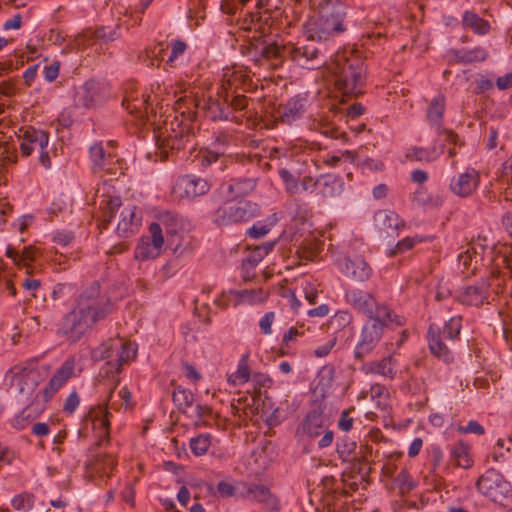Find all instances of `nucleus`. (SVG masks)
Instances as JSON below:
<instances>
[{"mask_svg": "<svg viewBox=\"0 0 512 512\" xmlns=\"http://www.w3.org/2000/svg\"><path fill=\"white\" fill-rule=\"evenodd\" d=\"M111 310L110 299L101 295L100 284L93 282L80 294L74 308L63 317L56 334L69 343H76Z\"/></svg>", "mask_w": 512, "mask_h": 512, "instance_id": "f257e3e1", "label": "nucleus"}, {"mask_svg": "<svg viewBox=\"0 0 512 512\" xmlns=\"http://www.w3.org/2000/svg\"><path fill=\"white\" fill-rule=\"evenodd\" d=\"M394 482L400 489L401 493H406L414 489L415 483L411 479L408 471L406 469H402L399 474L396 476Z\"/></svg>", "mask_w": 512, "mask_h": 512, "instance_id": "6e6d98bb", "label": "nucleus"}, {"mask_svg": "<svg viewBox=\"0 0 512 512\" xmlns=\"http://www.w3.org/2000/svg\"><path fill=\"white\" fill-rule=\"evenodd\" d=\"M20 142V150L22 155L29 156L34 151L39 152V162L45 169L51 167V158L49 155V134L41 129L27 127L20 130L18 135Z\"/></svg>", "mask_w": 512, "mask_h": 512, "instance_id": "9d476101", "label": "nucleus"}, {"mask_svg": "<svg viewBox=\"0 0 512 512\" xmlns=\"http://www.w3.org/2000/svg\"><path fill=\"white\" fill-rule=\"evenodd\" d=\"M121 37L120 24L114 28L101 26L95 30L87 29L79 35L77 42L78 45L88 46L93 45L96 41H101L104 44L115 41Z\"/></svg>", "mask_w": 512, "mask_h": 512, "instance_id": "393cba45", "label": "nucleus"}, {"mask_svg": "<svg viewBox=\"0 0 512 512\" xmlns=\"http://www.w3.org/2000/svg\"><path fill=\"white\" fill-rule=\"evenodd\" d=\"M105 387L108 390L107 402L105 404H100L96 407H93L89 411V418L92 421V428L97 432L98 437L102 440L104 438H108L109 436V427H110V419L111 413L110 409L118 410L120 407L125 406L126 408L129 406L131 394L127 387H123L118 392V397L121 400V403H118L114 399V389L118 386V384L113 387L112 385V377L104 379V384L100 387Z\"/></svg>", "mask_w": 512, "mask_h": 512, "instance_id": "0eeeda50", "label": "nucleus"}, {"mask_svg": "<svg viewBox=\"0 0 512 512\" xmlns=\"http://www.w3.org/2000/svg\"><path fill=\"white\" fill-rule=\"evenodd\" d=\"M38 376L37 370L25 365H15L8 372L10 386L14 387L19 393L33 390L38 384Z\"/></svg>", "mask_w": 512, "mask_h": 512, "instance_id": "6ab92c4d", "label": "nucleus"}, {"mask_svg": "<svg viewBox=\"0 0 512 512\" xmlns=\"http://www.w3.org/2000/svg\"><path fill=\"white\" fill-rule=\"evenodd\" d=\"M443 153V148L438 151L435 147L431 149L411 147L407 150L406 158L409 161L432 162Z\"/></svg>", "mask_w": 512, "mask_h": 512, "instance_id": "58836bf2", "label": "nucleus"}, {"mask_svg": "<svg viewBox=\"0 0 512 512\" xmlns=\"http://www.w3.org/2000/svg\"><path fill=\"white\" fill-rule=\"evenodd\" d=\"M167 48L163 47L161 43L156 45L153 49H146L144 52L140 53L139 60L143 63H146L147 66H154V60L162 57V54L166 51Z\"/></svg>", "mask_w": 512, "mask_h": 512, "instance_id": "864d4df0", "label": "nucleus"}, {"mask_svg": "<svg viewBox=\"0 0 512 512\" xmlns=\"http://www.w3.org/2000/svg\"><path fill=\"white\" fill-rule=\"evenodd\" d=\"M454 59L460 63H473L484 61L487 57V52L481 47H476L470 50H453Z\"/></svg>", "mask_w": 512, "mask_h": 512, "instance_id": "79ce46f5", "label": "nucleus"}, {"mask_svg": "<svg viewBox=\"0 0 512 512\" xmlns=\"http://www.w3.org/2000/svg\"><path fill=\"white\" fill-rule=\"evenodd\" d=\"M249 378L250 371L248 367V354H245L239 361L237 371L229 375L228 382L237 386L248 382Z\"/></svg>", "mask_w": 512, "mask_h": 512, "instance_id": "a18cd8bd", "label": "nucleus"}, {"mask_svg": "<svg viewBox=\"0 0 512 512\" xmlns=\"http://www.w3.org/2000/svg\"><path fill=\"white\" fill-rule=\"evenodd\" d=\"M345 299L349 305L364 314L369 320L389 319L390 321H396L397 325L403 324L398 316L394 315V318H392V312L385 305L379 304L368 291L359 288L348 289L345 293Z\"/></svg>", "mask_w": 512, "mask_h": 512, "instance_id": "1a4fd4ad", "label": "nucleus"}, {"mask_svg": "<svg viewBox=\"0 0 512 512\" xmlns=\"http://www.w3.org/2000/svg\"><path fill=\"white\" fill-rule=\"evenodd\" d=\"M356 447L355 442L343 439L341 442L337 443V453L343 461L350 462L356 458L354 456Z\"/></svg>", "mask_w": 512, "mask_h": 512, "instance_id": "603ef678", "label": "nucleus"}, {"mask_svg": "<svg viewBox=\"0 0 512 512\" xmlns=\"http://www.w3.org/2000/svg\"><path fill=\"white\" fill-rule=\"evenodd\" d=\"M255 50L259 54L256 61L260 63L265 61L272 68L279 67L288 57V47H281L276 42L266 43L263 41L256 45Z\"/></svg>", "mask_w": 512, "mask_h": 512, "instance_id": "b1692460", "label": "nucleus"}, {"mask_svg": "<svg viewBox=\"0 0 512 512\" xmlns=\"http://www.w3.org/2000/svg\"><path fill=\"white\" fill-rule=\"evenodd\" d=\"M196 106L207 118L213 121H227L235 118L234 116H231V110L227 106V103H225L224 99L223 102H221L220 100L212 97L204 98L198 100Z\"/></svg>", "mask_w": 512, "mask_h": 512, "instance_id": "a878e982", "label": "nucleus"}, {"mask_svg": "<svg viewBox=\"0 0 512 512\" xmlns=\"http://www.w3.org/2000/svg\"><path fill=\"white\" fill-rule=\"evenodd\" d=\"M210 445L211 440L208 434H200L190 440V448L196 456L206 454Z\"/></svg>", "mask_w": 512, "mask_h": 512, "instance_id": "8fccbe9b", "label": "nucleus"}, {"mask_svg": "<svg viewBox=\"0 0 512 512\" xmlns=\"http://www.w3.org/2000/svg\"><path fill=\"white\" fill-rule=\"evenodd\" d=\"M219 162V169L223 170L229 163L233 162L232 154L228 152L227 145H219V142H214L211 149H207L201 156V165L210 166L213 163Z\"/></svg>", "mask_w": 512, "mask_h": 512, "instance_id": "c85d7f7f", "label": "nucleus"}, {"mask_svg": "<svg viewBox=\"0 0 512 512\" xmlns=\"http://www.w3.org/2000/svg\"><path fill=\"white\" fill-rule=\"evenodd\" d=\"M317 189L321 196L334 198L342 193L343 183L332 175L320 176Z\"/></svg>", "mask_w": 512, "mask_h": 512, "instance_id": "c9c22d12", "label": "nucleus"}, {"mask_svg": "<svg viewBox=\"0 0 512 512\" xmlns=\"http://www.w3.org/2000/svg\"><path fill=\"white\" fill-rule=\"evenodd\" d=\"M75 358H67L50 379L48 385L41 391L43 401H49L53 395L70 379L74 374Z\"/></svg>", "mask_w": 512, "mask_h": 512, "instance_id": "4be33fe9", "label": "nucleus"}, {"mask_svg": "<svg viewBox=\"0 0 512 512\" xmlns=\"http://www.w3.org/2000/svg\"><path fill=\"white\" fill-rule=\"evenodd\" d=\"M335 84L344 95L358 96L365 83V65L360 56L353 52L338 53L331 66Z\"/></svg>", "mask_w": 512, "mask_h": 512, "instance_id": "39448f33", "label": "nucleus"}, {"mask_svg": "<svg viewBox=\"0 0 512 512\" xmlns=\"http://www.w3.org/2000/svg\"><path fill=\"white\" fill-rule=\"evenodd\" d=\"M136 355V348L132 343L123 338H113L102 343L92 350L91 357L94 361L106 360L100 369L97 386L104 384V379L112 377V385L119 384L118 373L124 364L128 363Z\"/></svg>", "mask_w": 512, "mask_h": 512, "instance_id": "20e7f679", "label": "nucleus"}, {"mask_svg": "<svg viewBox=\"0 0 512 512\" xmlns=\"http://www.w3.org/2000/svg\"><path fill=\"white\" fill-rule=\"evenodd\" d=\"M307 99L301 96L291 98L285 105L278 108L277 113L281 122L290 124L299 119L305 112Z\"/></svg>", "mask_w": 512, "mask_h": 512, "instance_id": "c756f323", "label": "nucleus"}, {"mask_svg": "<svg viewBox=\"0 0 512 512\" xmlns=\"http://www.w3.org/2000/svg\"><path fill=\"white\" fill-rule=\"evenodd\" d=\"M6 254L13 262L21 267L26 268V273H31L30 264L35 261L37 249L33 246L24 247L21 252L16 250L14 247L9 246Z\"/></svg>", "mask_w": 512, "mask_h": 512, "instance_id": "72a5a7b5", "label": "nucleus"}, {"mask_svg": "<svg viewBox=\"0 0 512 512\" xmlns=\"http://www.w3.org/2000/svg\"><path fill=\"white\" fill-rule=\"evenodd\" d=\"M149 96H145L141 94V96L134 95L133 92L127 94L123 101L122 105L125 109L130 113L135 115L138 118H147L148 117V108H149Z\"/></svg>", "mask_w": 512, "mask_h": 512, "instance_id": "7c9ffc66", "label": "nucleus"}, {"mask_svg": "<svg viewBox=\"0 0 512 512\" xmlns=\"http://www.w3.org/2000/svg\"><path fill=\"white\" fill-rule=\"evenodd\" d=\"M388 322L391 321L389 319H374L368 320L364 324L359 340L354 348L355 359L362 360L374 350Z\"/></svg>", "mask_w": 512, "mask_h": 512, "instance_id": "ddd939ff", "label": "nucleus"}, {"mask_svg": "<svg viewBox=\"0 0 512 512\" xmlns=\"http://www.w3.org/2000/svg\"><path fill=\"white\" fill-rule=\"evenodd\" d=\"M445 111V97L437 95L430 103L427 110V118L430 123L436 127V130L441 128L443 115Z\"/></svg>", "mask_w": 512, "mask_h": 512, "instance_id": "4c0bfd02", "label": "nucleus"}, {"mask_svg": "<svg viewBox=\"0 0 512 512\" xmlns=\"http://www.w3.org/2000/svg\"><path fill=\"white\" fill-rule=\"evenodd\" d=\"M90 156L96 168L110 170L108 165L113 163V156L106 155L101 144L96 143L90 147Z\"/></svg>", "mask_w": 512, "mask_h": 512, "instance_id": "c03bdc74", "label": "nucleus"}, {"mask_svg": "<svg viewBox=\"0 0 512 512\" xmlns=\"http://www.w3.org/2000/svg\"><path fill=\"white\" fill-rule=\"evenodd\" d=\"M342 271L347 277L356 281H367L372 275V269L361 256L346 257L342 264Z\"/></svg>", "mask_w": 512, "mask_h": 512, "instance_id": "cd10ccee", "label": "nucleus"}, {"mask_svg": "<svg viewBox=\"0 0 512 512\" xmlns=\"http://www.w3.org/2000/svg\"><path fill=\"white\" fill-rule=\"evenodd\" d=\"M151 236H142L135 248V258L141 261L157 258L164 244L163 230L158 223L149 226Z\"/></svg>", "mask_w": 512, "mask_h": 512, "instance_id": "dca6fc26", "label": "nucleus"}, {"mask_svg": "<svg viewBox=\"0 0 512 512\" xmlns=\"http://www.w3.org/2000/svg\"><path fill=\"white\" fill-rule=\"evenodd\" d=\"M396 363L392 356L384 357L379 361H372L363 366V371L368 374H377L393 379L396 374Z\"/></svg>", "mask_w": 512, "mask_h": 512, "instance_id": "473e14b6", "label": "nucleus"}, {"mask_svg": "<svg viewBox=\"0 0 512 512\" xmlns=\"http://www.w3.org/2000/svg\"><path fill=\"white\" fill-rule=\"evenodd\" d=\"M352 315L346 310L338 311L331 319L330 324L336 329H343L352 322Z\"/></svg>", "mask_w": 512, "mask_h": 512, "instance_id": "13d9d810", "label": "nucleus"}, {"mask_svg": "<svg viewBox=\"0 0 512 512\" xmlns=\"http://www.w3.org/2000/svg\"><path fill=\"white\" fill-rule=\"evenodd\" d=\"M476 487L484 496L497 502L510 492V485L495 469L487 470L476 482Z\"/></svg>", "mask_w": 512, "mask_h": 512, "instance_id": "4468645a", "label": "nucleus"}, {"mask_svg": "<svg viewBox=\"0 0 512 512\" xmlns=\"http://www.w3.org/2000/svg\"><path fill=\"white\" fill-rule=\"evenodd\" d=\"M252 86L250 76L242 69L226 70L222 77V88L224 90V100L228 102L230 94L238 91L246 92Z\"/></svg>", "mask_w": 512, "mask_h": 512, "instance_id": "412c9836", "label": "nucleus"}, {"mask_svg": "<svg viewBox=\"0 0 512 512\" xmlns=\"http://www.w3.org/2000/svg\"><path fill=\"white\" fill-rule=\"evenodd\" d=\"M265 255L258 251L256 246L252 252L243 260L242 269L244 271V279L248 280L251 277L250 270L255 268L257 264L263 259Z\"/></svg>", "mask_w": 512, "mask_h": 512, "instance_id": "09e8293b", "label": "nucleus"}, {"mask_svg": "<svg viewBox=\"0 0 512 512\" xmlns=\"http://www.w3.org/2000/svg\"><path fill=\"white\" fill-rule=\"evenodd\" d=\"M229 293L235 294L239 302L247 304L261 303L268 298V292L261 288L230 291Z\"/></svg>", "mask_w": 512, "mask_h": 512, "instance_id": "a19ab883", "label": "nucleus"}, {"mask_svg": "<svg viewBox=\"0 0 512 512\" xmlns=\"http://www.w3.org/2000/svg\"><path fill=\"white\" fill-rule=\"evenodd\" d=\"M480 184V174L474 168H468L465 172L452 177L450 190L459 197H469Z\"/></svg>", "mask_w": 512, "mask_h": 512, "instance_id": "aec40b11", "label": "nucleus"}, {"mask_svg": "<svg viewBox=\"0 0 512 512\" xmlns=\"http://www.w3.org/2000/svg\"><path fill=\"white\" fill-rule=\"evenodd\" d=\"M159 224L164 227L170 244H173L174 238L184 230L183 219L170 212L161 215Z\"/></svg>", "mask_w": 512, "mask_h": 512, "instance_id": "f704fd0d", "label": "nucleus"}, {"mask_svg": "<svg viewBox=\"0 0 512 512\" xmlns=\"http://www.w3.org/2000/svg\"><path fill=\"white\" fill-rule=\"evenodd\" d=\"M11 504L16 510H28L32 507V497L26 493L19 494L12 499Z\"/></svg>", "mask_w": 512, "mask_h": 512, "instance_id": "e2e57ef3", "label": "nucleus"}, {"mask_svg": "<svg viewBox=\"0 0 512 512\" xmlns=\"http://www.w3.org/2000/svg\"><path fill=\"white\" fill-rule=\"evenodd\" d=\"M227 106L230 110L234 111H242L248 106V99L246 96L238 93L230 94V98L228 99Z\"/></svg>", "mask_w": 512, "mask_h": 512, "instance_id": "052dcab7", "label": "nucleus"}, {"mask_svg": "<svg viewBox=\"0 0 512 512\" xmlns=\"http://www.w3.org/2000/svg\"><path fill=\"white\" fill-rule=\"evenodd\" d=\"M451 455L457 466L462 468H469L471 460L468 454V447L462 443L453 446Z\"/></svg>", "mask_w": 512, "mask_h": 512, "instance_id": "de8ad7c7", "label": "nucleus"}, {"mask_svg": "<svg viewBox=\"0 0 512 512\" xmlns=\"http://www.w3.org/2000/svg\"><path fill=\"white\" fill-rule=\"evenodd\" d=\"M462 23L465 28H469L479 35L486 34L490 29L489 23L472 11L464 13Z\"/></svg>", "mask_w": 512, "mask_h": 512, "instance_id": "ea45409f", "label": "nucleus"}, {"mask_svg": "<svg viewBox=\"0 0 512 512\" xmlns=\"http://www.w3.org/2000/svg\"><path fill=\"white\" fill-rule=\"evenodd\" d=\"M256 187V180L253 178H244L232 180L227 186L228 196L238 198L251 193Z\"/></svg>", "mask_w": 512, "mask_h": 512, "instance_id": "e433bc0d", "label": "nucleus"}, {"mask_svg": "<svg viewBox=\"0 0 512 512\" xmlns=\"http://www.w3.org/2000/svg\"><path fill=\"white\" fill-rule=\"evenodd\" d=\"M328 428V420L320 408H314L304 417L300 430L309 438L320 436L323 430Z\"/></svg>", "mask_w": 512, "mask_h": 512, "instance_id": "bb28decb", "label": "nucleus"}, {"mask_svg": "<svg viewBox=\"0 0 512 512\" xmlns=\"http://www.w3.org/2000/svg\"><path fill=\"white\" fill-rule=\"evenodd\" d=\"M209 182L195 175L180 176L175 185L174 192L181 198H196L210 190Z\"/></svg>", "mask_w": 512, "mask_h": 512, "instance_id": "f3484780", "label": "nucleus"}, {"mask_svg": "<svg viewBox=\"0 0 512 512\" xmlns=\"http://www.w3.org/2000/svg\"><path fill=\"white\" fill-rule=\"evenodd\" d=\"M109 92L107 83L90 79L76 89L74 101L77 106L92 108L103 102Z\"/></svg>", "mask_w": 512, "mask_h": 512, "instance_id": "2eb2a0df", "label": "nucleus"}, {"mask_svg": "<svg viewBox=\"0 0 512 512\" xmlns=\"http://www.w3.org/2000/svg\"><path fill=\"white\" fill-rule=\"evenodd\" d=\"M277 222V218L275 215L272 216L269 224H261L260 222L253 225L248 229V235L253 239H261L268 234L271 230V227Z\"/></svg>", "mask_w": 512, "mask_h": 512, "instance_id": "5fc2aeb1", "label": "nucleus"}, {"mask_svg": "<svg viewBox=\"0 0 512 512\" xmlns=\"http://www.w3.org/2000/svg\"><path fill=\"white\" fill-rule=\"evenodd\" d=\"M94 204H98L102 210L104 227L118 216L116 232L120 237H129L139 229L142 217L137 207L129 203L123 204L118 197L107 195L105 183L97 187Z\"/></svg>", "mask_w": 512, "mask_h": 512, "instance_id": "f03ea898", "label": "nucleus"}, {"mask_svg": "<svg viewBox=\"0 0 512 512\" xmlns=\"http://www.w3.org/2000/svg\"><path fill=\"white\" fill-rule=\"evenodd\" d=\"M172 399L179 411L188 414L194 403V395L190 390L178 387L172 394Z\"/></svg>", "mask_w": 512, "mask_h": 512, "instance_id": "37998d69", "label": "nucleus"}, {"mask_svg": "<svg viewBox=\"0 0 512 512\" xmlns=\"http://www.w3.org/2000/svg\"><path fill=\"white\" fill-rule=\"evenodd\" d=\"M11 146L4 140H0V180L3 178L2 167L5 163L14 162Z\"/></svg>", "mask_w": 512, "mask_h": 512, "instance_id": "bf43d9fd", "label": "nucleus"}, {"mask_svg": "<svg viewBox=\"0 0 512 512\" xmlns=\"http://www.w3.org/2000/svg\"><path fill=\"white\" fill-rule=\"evenodd\" d=\"M334 47L307 35L303 42L288 47V57L298 66L307 69H318L328 64L332 58Z\"/></svg>", "mask_w": 512, "mask_h": 512, "instance_id": "423d86ee", "label": "nucleus"}, {"mask_svg": "<svg viewBox=\"0 0 512 512\" xmlns=\"http://www.w3.org/2000/svg\"><path fill=\"white\" fill-rule=\"evenodd\" d=\"M260 208L251 201L227 202L220 206L213 215V220L219 225L247 222L259 215Z\"/></svg>", "mask_w": 512, "mask_h": 512, "instance_id": "f8f14e48", "label": "nucleus"}, {"mask_svg": "<svg viewBox=\"0 0 512 512\" xmlns=\"http://www.w3.org/2000/svg\"><path fill=\"white\" fill-rule=\"evenodd\" d=\"M346 8L339 0H325L319 4L318 11L305 24L306 35L335 48L333 38L346 28L344 19Z\"/></svg>", "mask_w": 512, "mask_h": 512, "instance_id": "7ed1b4c3", "label": "nucleus"}, {"mask_svg": "<svg viewBox=\"0 0 512 512\" xmlns=\"http://www.w3.org/2000/svg\"><path fill=\"white\" fill-rule=\"evenodd\" d=\"M191 133L186 125L180 123L176 118L165 123L164 131L157 136V146L162 160L169 157V152L183 149L189 142Z\"/></svg>", "mask_w": 512, "mask_h": 512, "instance_id": "9b49d317", "label": "nucleus"}, {"mask_svg": "<svg viewBox=\"0 0 512 512\" xmlns=\"http://www.w3.org/2000/svg\"><path fill=\"white\" fill-rule=\"evenodd\" d=\"M187 49V44L182 41V40H175L172 42V45H171V54L167 60V64L171 65L173 64V62L182 54H184V52L186 51Z\"/></svg>", "mask_w": 512, "mask_h": 512, "instance_id": "338daca9", "label": "nucleus"}, {"mask_svg": "<svg viewBox=\"0 0 512 512\" xmlns=\"http://www.w3.org/2000/svg\"><path fill=\"white\" fill-rule=\"evenodd\" d=\"M297 253L299 258L304 260L313 261L318 255V247L317 244L310 242H303L302 245L298 248Z\"/></svg>", "mask_w": 512, "mask_h": 512, "instance_id": "4d7b16f0", "label": "nucleus"}, {"mask_svg": "<svg viewBox=\"0 0 512 512\" xmlns=\"http://www.w3.org/2000/svg\"><path fill=\"white\" fill-rule=\"evenodd\" d=\"M116 465L114 458L110 455H98L95 461V466L97 470H103V473L109 476V471H111Z\"/></svg>", "mask_w": 512, "mask_h": 512, "instance_id": "680f3d73", "label": "nucleus"}, {"mask_svg": "<svg viewBox=\"0 0 512 512\" xmlns=\"http://www.w3.org/2000/svg\"><path fill=\"white\" fill-rule=\"evenodd\" d=\"M460 330V317H452L445 323L442 330L431 324L428 329L427 338L432 354L444 363L452 362L453 354L448 346V342H453L459 336Z\"/></svg>", "mask_w": 512, "mask_h": 512, "instance_id": "6e6552de", "label": "nucleus"}, {"mask_svg": "<svg viewBox=\"0 0 512 512\" xmlns=\"http://www.w3.org/2000/svg\"><path fill=\"white\" fill-rule=\"evenodd\" d=\"M355 411L354 407H350L342 411L340 419L338 421V427L345 432H348L353 427L354 418L351 416V413Z\"/></svg>", "mask_w": 512, "mask_h": 512, "instance_id": "0e129e2a", "label": "nucleus"}, {"mask_svg": "<svg viewBox=\"0 0 512 512\" xmlns=\"http://www.w3.org/2000/svg\"><path fill=\"white\" fill-rule=\"evenodd\" d=\"M278 175L284 183L285 191L288 194L294 195L300 193V180L297 175L286 168H279Z\"/></svg>", "mask_w": 512, "mask_h": 512, "instance_id": "49530a36", "label": "nucleus"}, {"mask_svg": "<svg viewBox=\"0 0 512 512\" xmlns=\"http://www.w3.org/2000/svg\"><path fill=\"white\" fill-rule=\"evenodd\" d=\"M490 285L486 280H481L473 285L463 288L456 296L459 303L466 306L480 307L489 304Z\"/></svg>", "mask_w": 512, "mask_h": 512, "instance_id": "a211bd4d", "label": "nucleus"}, {"mask_svg": "<svg viewBox=\"0 0 512 512\" xmlns=\"http://www.w3.org/2000/svg\"><path fill=\"white\" fill-rule=\"evenodd\" d=\"M418 241H420V239H418V238L406 237V238L402 239L401 241H399L396 244V246L390 250V255L393 256L398 253L408 251V250L412 249Z\"/></svg>", "mask_w": 512, "mask_h": 512, "instance_id": "69168bd1", "label": "nucleus"}, {"mask_svg": "<svg viewBox=\"0 0 512 512\" xmlns=\"http://www.w3.org/2000/svg\"><path fill=\"white\" fill-rule=\"evenodd\" d=\"M376 221L382 230L387 234H398V231L405 226V222L399 218L394 211L380 210L376 214Z\"/></svg>", "mask_w": 512, "mask_h": 512, "instance_id": "2f4dec72", "label": "nucleus"}, {"mask_svg": "<svg viewBox=\"0 0 512 512\" xmlns=\"http://www.w3.org/2000/svg\"><path fill=\"white\" fill-rule=\"evenodd\" d=\"M243 496L262 504L268 512L280 511L281 504L278 497L263 484L251 483Z\"/></svg>", "mask_w": 512, "mask_h": 512, "instance_id": "5701e85b", "label": "nucleus"}, {"mask_svg": "<svg viewBox=\"0 0 512 512\" xmlns=\"http://www.w3.org/2000/svg\"><path fill=\"white\" fill-rule=\"evenodd\" d=\"M319 178L315 179L310 175L304 176L300 180V193L302 192H314L318 187Z\"/></svg>", "mask_w": 512, "mask_h": 512, "instance_id": "774afa93", "label": "nucleus"}, {"mask_svg": "<svg viewBox=\"0 0 512 512\" xmlns=\"http://www.w3.org/2000/svg\"><path fill=\"white\" fill-rule=\"evenodd\" d=\"M413 200L418 205L434 207L441 205L442 202L439 196L428 195L424 188L416 190Z\"/></svg>", "mask_w": 512, "mask_h": 512, "instance_id": "3c124183", "label": "nucleus"}]
</instances>
